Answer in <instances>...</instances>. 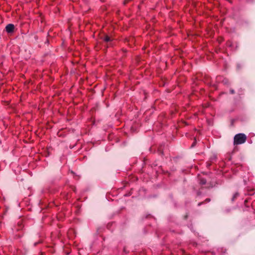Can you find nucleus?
Listing matches in <instances>:
<instances>
[{
    "mask_svg": "<svg viewBox=\"0 0 255 255\" xmlns=\"http://www.w3.org/2000/svg\"><path fill=\"white\" fill-rule=\"evenodd\" d=\"M247 140V136L244 133H238L234 136V145L241 144L245 143Z\"/></svg>",
    "mask_w": 255,
    "mask_h": 255,
    "instance_id": "nucleus-1",
    "label": "nucleus"
},
{
    "mask_svg": "<svg viewBox=\"0 0 255 255\" xmlns=\"http://www.w3.org/2000/svg\"><path fill=\"white\" fill-rule=\"evenodd\" d=\"M37 243H34V246H36V245H37Z\"/></svg>",
    "mask_w": 255,
    "mask_h": 255,
    "instance_id": "nucleus-12",
    "label": "nucleus"
},
{
    "mask_svg": "<svg viewBox=\"0 0 255 255\" xmlns=\"http://www.w3.org/2000/svg\"><path fill=\"white\" fill-rule=\"evenodd\" d=\"M200 183L202 185H204L206 183V180L205 179L202 178L200 179Z\"/></svg>",
    "mask_w": 255,
    "mask_h": 255,
    "instance_id": "nucleus-6",
    "label": "nucleus"
},
{
    "mask_svg": "<svg viewBox=\"0 0 255 255\" xmlns=\"http://www.w3.org/2000/svg\"><path fill=\"white\" fill-rule=\"evenodd\" d=\"M15 26L13 24H8L5 27L6 31L9 33H13L14 31Z\"/></svg>",
    "mask_w": 255,
    "mask_h": 255,
    "instance_id": "nucleus-2",
    "label": "nucleus"
},
{
    "mask_svg": "<svg viewBox=\"0 0 255 255\" xmlns=\"http://www.w3.org/2000/svg\"><path fill=\"white\" fill-rule=\"evenodd\" d=\"M228 46L230 47L233 46V45H232V43L231 41H229L228 42Z\"/></svg>",
    "mask_w": 255,
    "mask_h": 255,
    "instance_id": "nucleus-8",
    "label": "nucleus"
},
{
    "mask_svg": "<svg viewBox=\"0 0 255 255\" xmlns=\"http://www.w3.org/2000/svg\"><path fill=\"white\" fill-rule=\"evenodd\" d=\"M230 93H231V94H235V91H234L233 89H231V90H230Z\"/></svg>",
    "mask_w": 255,
    "mask_h": 255,
    "instance_id": "nucleus-9",
    "label": "nucleus"
},
{
    "mask_svg": "<svg viewBox=\"0 0 255 255\" xmlns=\"http://www.w3.org/2000/svg\"><path fill=\"white\" fill-rule=\"evenodd\" d=\"M101 38L105 42H108L112 40V37L107 34H104L101 36Z\"/></svg>",
    "mask_w": 255,
    "mask_h": 255,
    "instance_id": "nucleus-3",
    "label": "nucleus"
},
{
    "mask_svg": "<svg viewBox=\"0 0 255 255\" xmlns=\"http://www.w3.org/2000/svg\"><path fill=\"white\" fill-rule=\"evenodd\" d=\"M210 201L211 199L210 198H207L204 201L199 203L198 205L199 206L204 203L209 202Z\"/></svg>",
    "mask_w": 255,
    "mask_h": 255,
    "instance_id": "nucleus-5",
    "label": "nucleus"
},
{
    "mask_svg": "<svg viewBox=\"0 0 255 255\" xmlns=\"http://www.w3.org/2000/svg\"><path fill=\"white\" fill-rule=\"evenodd\" d=\"M239 193H238V192H236V193H235L234 194V195H233V197H232V201H235V200H236V198L239 196Z\"/></svg>",
    "mask_w": 255,
    "mask_h": 255,
    "instance_id": "nucleus-4",
    "label": "nucleus"
},
{
    "mask_svg": "<svg viewBox=\"0 0 255 255\" xmlns=\"http://www.w3.org/2000/svg\"><path fill=\"white\" fill-rule=\"evenodd\" d=\"M128 2V0H126L125 1V4H126V3H127Z\"/></svg>",
    "mask_w": 255,
    "mask_h": 255,
    "instance_id": "nucleus-11",
    "label": "nucleus"
},
{
    "mask_svg": "<svg viewBox=\"0 0 255 255\" xmlns=\"http://www.w3.org/2000/svg\"><path fill=\"white\" fill-rule=\"evenodd\" d=\"M196 142V139H195V141L193 142V143L191 145V147H193L195 145Z\"/></svg>",
    "mask_w": 255,
    "mask_h": 255,
    "instance_id": "nucleus-10",
    "label": "nucleus"
},
{
    "mask_svg": "<svg viewBox=\"0 0 255 255\" xmlns=\"http://www.w3.org/2000/svg\"><path fill=\"white\" fill-rule=\"evenodd\" d=\"M18 225L19 226V228L18 229V230H20L22 228V223L20 222H19L18 223H17Z\"/></svg>",
    "mask_w": 255,
    "mask_h": 255,
    "instance_id": "nucleus-7",
    "label": "nucleus"
}]
</instances>
